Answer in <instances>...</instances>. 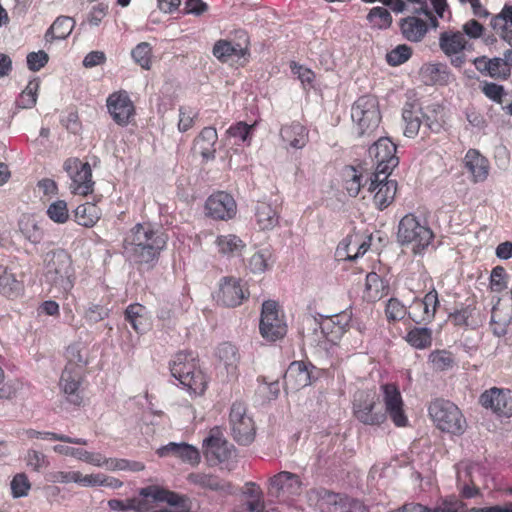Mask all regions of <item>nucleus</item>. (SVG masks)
I'll list each match as a JSON object with an SVG mask.
<instances>
[{
	"label": "nucleus",
	"mask_w": 512,
	"mask_h": 512,
	"mask_svg": "<svg viewBox=\"0 0 512 512\" xmlns=\"http://www.w3.org/2000/svg\"><path fill=\"white\" fill-rule=\"evenodd\" d=\"M167 240L162 227L149 222L137 223L124 238L123 254L130 262L152 267L158 262Z\"/></svg>",
	"instance_id": "1"
},
{
	"label": "nucleus",
	"mask_w": 512,
	"mask_h": 512,
	"mask_svg": "<svg viewBox=\"0 0 512 512\" xmlns=\"http://www.w3.org/2000/svg\"><path fill=\"white\" fill-rule=\"evenodd\" d=\"M434 239V233L426 219L409 213L399 222L397 240L411 249L414 255H423Z\"/></svg>",
	"instance_id": "2"
},
{
	"label": "nucleus",
	"mask_w": 512,
	"mask_h": 512,
	"mask_svg": "<svg viewBox=\"0 0 512 512\" xmlns=\"http://www.w3.org/2000/svg\"><path fill=\"white\" fill-rule=\"evenodd\" d=\"M44 277L59 293H68L75 282L70 255L62 249L49 251L44 256Z\"/></svg>",
	"instance_id": "3"
},
{
	"label": "nucleus",
	"mask_w": 512,
	"mask_h": 512,
	"mask_svg": "<svg viewBox=\"0 0 512 512\" xmlns=\"http://www.w3.org/2000/svg\"><path fill=\"white\" fill-rule=\"evenodd\" d=\"M171 375L183 388L195 395L204 393L206 377L198 366L193 352H179L170 363Z\"/></svg>",
	"instance_id": "4"
},
{
	"label": "nucleus",
	"mask_w": 512,
	"mask_h": 512,
	"mask_svg": "<svg viewBox=\"0 0 512 512\" xmlns=\"http://www.w3.org/2000/svg\"><path fill=\"white\" fill-rule=\"evenodd\" d=\"M308 500L320 512H369L362 501L322 487L310 490Z\"/></svg>",
	"instance_id": "5"
},
{
	"label": "nucleus",
	"mask_w": 512,
	"mask_h": 512,
	"mask_svg": "<svg viewBox=\"0 0 512 512\" xmlns=\"http://www.w3.org/2000/svg\"><path fill=\"white\" fill-rule=\"evenodd\" d=\"M428 412L438 429L454 435H462L466 430V419L461 410L451 401L436 399L428 407Z\"/></svg>",
	"instance_id": "6"
},
{
	"label": "nucleus",
	"mask_w": 512,
	"mask_h": 512,
	"mask_svg": "<svg viewBox=\"0 0 512 512\" xmlns=\"http://www.w3.org/2000/svg\"><path fill=\"white\" fill-rule=\"evenodd\" d=\"M351 118L359 136L371 135L381 121L377 98L371 95L359 97L352 105Z\"/></svg>",
	"instance_id": "7"
},
{
	"label": "nucleus",
	"mask_w": 512,
	"mask_h": 512,
	"mask_svg": "<svg viewBox=\"0 0 512 512\" xmlns=\"http://www.w3.org/2000/svg\"><path fill=\"white\" fill-rule=\"evenodd\" d=\"M354 415L365 425H380L386 420V413L379 406V396L372 390H361L354 395Z\"/></svg>",
	"instance_id": "8"
},
{
	"label": "nucleus",
	"mask_w": 512,
	"mask_h": 512,
	"mask_svg": "<svg viewBox=\"0 0 512 512\" xmlns=\"http://www.w3.org/2000/svg\"><path fill=\"white\" fill-rule=\"evenodd\" d=\"M368 154L376 162L374 181H377L381 175L389 176L391 171L399 164V158L396 156V145L387 137L379 138L370 146Z\"/></svg>",
	"instance_id": "9"
},
{
	"label": "nucleus",
	"mask_w": 512,
	"mask_h": 512,
	"mask_svg": "<svg viewBox=\"0 0 512 512\" xmlns=\"http://www.w3.org/2000/svg\"><path fill=\"white\" fill-rule=\"evenodd\" d=\"M204 455L211 465L221 464L223 468L232 470L236 451L223 437L211 433L203 440Z\"/></svg>",
	"instance_id": "10"
},
{
	"label": "nucleus",
	"mask_w": 512,
	"mask_h": 512,
	"mask_svg": "<svg viewBox=\"0 0 512 512\" xmlns=\"http://www.w3.org/2000/svg\"><path fill=\"white\" fill-rule=\"evenodd\" d=\"M229 423L234 440L241 445H248L254 440L255 427L252 418L246 413L243 402L232 404L229 414Z\"/></svg>",
	"instance_id": "11"
},
{
	"label": "nucleus",
	"mask_w": 512,
	"mask_h": 512,
	"mask_svg": "<svg viewBox=\"0 0 512 512\" xmlns=\"http://www.w3.org/2000/svg\"><path fill=\"white\" fill-rule=\"evenodd\" d=\"M259 330L262 337L274 342L285 336L287 326L279 315L277 303L267 300L262 304Z\"/></svg>",
	"instance_id": "12"
},
{
	"label": "nucleus",
	"mask_w": 512,
	"mask_h": 512,
	"mask_svg": "<svg viewBox=\"0 0 512 512\" xmlns=\"http://www.w3.org/2000/svg\"><path fill=\"white\" fill-rule=\"evenodd\" d=\"M64 170L71 179L72 193L85 196L93 191L94 182L89 163H83L77 158H70L64 162Z\"/></svg>",
	"instance_id": "13"
},
{
	"label": "nucleus",
	"mask_w": 512,
	"mask_h": 512,
	"mask_svg": "<svg viewBox=\"0 0 512 512\" xmlns=\"http://www.w3.org/2000/svg\"><path fill=\"white\" fill-rule=\"evenodd\" d=\"M402 118L405 123L404 135L409 138H413L418 134L421 125L427 127L432 132H439L441 129V124L424 115L420 105L416 102L405 103L402 110Z\"/></svg>",
	"instance_id": "14"
},
{
	"label": "nucleus",
	"mask_w": 512,
	"mask_h": 512,
	"mask_svg": "<svg viewBox=\"0 0 512 512\" xmlns=\"http://www.w3.org/2000/svg\"><path fill=\"white\" fill-rule=\"evenodd\" d=\"M480 405L498 417L512 416V391L505 388L492 387L481 393Z\"/></svg>",
	"instance_id": "15"
},
{
	"label": "nucleus",
	"mask_w": 512,
	"mask_h": 512,
	"mask_svg": "<svg viewBox=\"0 0 512 512\" xmlns=\"http://www.w3.org/2000/svg\"><path fill=\"white\" fill-rule=\"evenodd\" d=\"M385 406L386 416L389 415L393 423L398 427L407 425L408 419L404 413V403L399 388L392 383H386L380 387Z\"/></svg>",
	"instance_id": "16"
},
{
	"label": "nucleus",
	"mask_w": 512,
	"mask_h": 512,
	"mask_svg": "<svg viewBox=\"0 0 512 512\" xmlns=\"http://www.w3.org/2000/svg\"><path fill=\"white\" fill-rule=\"evenodd\" d=\"M106 105L112 119L120 126H126L135 113L134 104L124 90L110 94Z\"/></svg>",
	"instance_id": "17"
},
{
	"label": "nucleus",
	"mask_w": 512,
	"mask_h": 512,
	"mask_svg": "<svg viewBox=\"0 0 512 512\" xmlns=\"http://www.w3.org/2000/svg\"><path fill=\"white\" fill-rule=\"evenodd\" d=\"M249 291L246 284L242 280L234 277H224L221 280L218 302L226 307H237L242 304L243 300L247 299Z\"/></svg>",
	"instance_id": "18"
},
{
	"label": "nucleus",
	"mask_w": 512,
	"mask_h": 512,
	"mask_svg": "<svg viewBox=\"0 0 512 512\" xmlns=\"http://www.w3.org/2000/svg\"><path fill=\"white\" fill-rule=\"evenodd\" d=\"M439 305L438 293L435 288H432L423 299H414L409 318L416 324H428L435 318Z\"/></svg>",
	"instance_id": "19"
},
{
	"label": "nucleus",
	"mask_w": 512,
	"mask_h": 512,
	"mask_svg": "<svg viewBox=\"0 0 512 512\" xmlns=\"http://www.w3.org/2000/svg\"><path fill=\"white\" fill-rule=\"evenodd\" d=\"M207 215L216 220H228L235 216L237 206L234 198L226 192L212 194L205 203Z\"/></svg>",
	"instance_id": "20"
},
{
	"label": "nucleus",
	"mask_w": 512,
	"mask_h": 512,
	"mask_svg": "<svg viewBox=\"0 0 512 512\" xmlns=\"http://www.w3.org/2000/svg\"><path fill=\"white\" fill-rule=\"evenodd\" d=\"M490 25L501 39L511 46V49L505 51L503 58L510 69L512 68V5H504L501 12L492 17Z\"/></svg>",
	"instance_id": "21"
},
{
	"label": "nucleus",
	"mask_w": 512,
	"mask_h": 512,
	"mask_svg": "<svg viewBox=\"0 0 512 512\" xmlns=\"http://www.w3.org/2000/svg\"><path fill=\"white\" fill-rule=\"evenodd\" d=\"M423 14L412 13L399 22L401 34L404 39L409 42L418 43L421 42L429 29L432 28L431 21L425 17L421 18Z\"/></svg>",
	"instance_id": "22"
},
{
	"label": "nucleus",
	"mask_w": 512,
	"mask_h": 512,
	"mask_svg": "<svg viewBox=\"0 0 512 512\" xmlns=\"http://www.w3.org/2000/svg\"><path fill=\"white\" fill-rule=\"evenodd\" d=\"M387 178L388 176L381 175L377 181H374L375 176L373 173L369 179L368 190L375 192L374 203L380 210H384L393 202L397 191V182Z\"/></svg>",
	"instance_id": "23"
},
{
	"label": "nucleus",
	"mask_w": 512,
	"mask_h": 512,
	"mask_svg": "<svg viewBox=\"0 0 512 512\" xmlns=\"http://www.w3.org/2000/svg\"><path fill=\"white\" fill-rule=\"evenodd\" d=\"M82 374V371L71 368L70 366H65L61 374L60 387L66 395L67 401L74 406H80L83 402V396L80 390Z\"/></svg>",
	"instance_id": "24"
},
{
	"label": "nucleus",
	"mask_w": 512,
	"mask_h": 512,
	"mask_svg": "<svg viewBox=\"0 0 512 512\" xmlns=\"http://www.w3.org/2000/svg\"><path fill=\"white\" fill-rule=\"evenodd\" d=\"M301 492V481L298 475L282 471L270 479V493L275 496L281 494L298 495Z\"/></svg>",
	"instance_id": "25"
},
{
	"label": "nucleus",
	"mask_w": 512,
	"mask_h": 512,
	"mask_svg": "<svg viewBox=\"0 0 512 512\" xmlns=\"http://www.w3.org/2000/svg\"><path fill=\"white\" fill-rule=\"evenodd\" d=\"M160 457L173 456L181 459L183 462L195 465L200 461L199 451L187 443L170 442L157 450Z\"/></svg>",
	"instance_id": "26"
},
{
	"label": "nucleus",
	"mask_w": 512,
	"mask_h": 512,
	"mask_svg": "<svg viewBox=\"0 0 512 512\" xmlns=\"http://www.w3.org/2000/svg\"><path fill=\"white\" fill-rule=\"evenodd\" d=\"M279 206L266 201H259L255 206V221L262 231L271 230L279 223Z\"/></svg>",
	"instance_id": "27"
},
{
	"label": "nucleus",
	"mask_w": 512,
	"mask_h": 512,
	"mask_svg": "<svg viewBox=\"0 0 512 512\" xmlns=\"http://www.w3.org/2000/svg\"><path fill=\"white\" fill-rule=\"evenodd\" d=\"M280 136L286 148L303 149L308 143V130L298 122L283 125Z\"/></svg>",
	"instance_id": "28"
},
{
	"label": "nucleus",
	"mask_w": 512,
	"mask_h": 512,
	"mask_svg": "<svg viewBox=\"0 0 512 512\" xmlns=\"http://www.w3.org/2000/svg\"><path fill=\"white\" fill-rule=\"evenodd\" d=\"M465 167L472 174L474 182H483L489 174V162L476 149H469L464 158Z\"/></svg>",
	"instance_id": "29"
},
{
	"label": "nucleus",
	"mask_w": 512,
	"mask_h": 512,
	"mask_svg": "<svg viewBox=\"0 0 512 512\" xmlns=\"http://www.w3.org/2000/svg\"><path fill=\"white\" fill-rule=\"evenodd\" d=\"M218 140L217 131L213 127H205L194 142V151L199 153L204 160L215 158V145Z\"/></svg>",
	"instance_id": "30"
},
{
	"label": "nucleus",
	"mask_w": 512,
	"mask_h": 512,
	"mask_svg": "<svg viewBox=\"0 0 512 512\" xmlns=\"http://www.w3.org/2000/svg\"><path fill=\"white\" fill-rule=\"evenodd\" d=\"M512 321V309L509 305L497 302L491 311L490 327L494 335L501 337L507 333Z\"/></svg>",
	"instance_id": "31"
},
{
	"label": "nucleus",
	"mask_w": 512,
	"mask_h": 512,
	"mask_svg": "<svg viewBox=\"0 0 512 512\" xmlns=\"http://www.w3.org/2000/svg\"><path fill=\"white\" fill-rule=\"evenodd\" d=\"M187 480L203 489L232 493V486L229 482L220 479L218 476L205 473H190Z\"/></svg>",
	"instance_id": "32"
},
{
	"label": "nucleus",
	"mask_w": 512,
	"mask_h": 512,
	"mask_svg": "<svg viewBox=\"0 0 512 512\" xmlns=\"http://www.w3.org/2000/svg\"><path fill=\"white\" fill-rule=\"evenodd\" d=\"M284 381L287 387L294 389L304 388L311 384L310 375L307 367L303 362H292L285 375Z\"/></svg>",
	"instance_id": "33"
},
{
	"label": "nucleus",
	"mask_w": 512,
	"mask_h": 512,
	"mask_svg": "<svg viewBox=\"0 0 512 512\" xmlns=\"http://www.w3.org/2000/svg\"><path fill=\"white\" fill-rule=\"evenodd\" d=\"M351 321V316L346 313L335 316V318H326L320 323L321 332L329 341L334 342L342 336L345 327Z\"/></svg>",
	"instance_id": "34"
},
{
	"label": "nucleus",
	"mask_w": 512,
	"mask_h": 512,
	"mask_svg": "<svg viewBox=\"0 0 512 512\" xmlns=\"http://www.w3.org/2000/svg\"><path fill=\"white\" fill-rule=\"evenodd\" d=\"M140 495L144 498H150L155 502H166L171 506H182L185 502L183 496L154 485L142 488Z\"/></svg>",
	"instance_id": "35"
},
{
	"label": "nucleus",
	"mask_w": 512,
	"mask_h": 512,
	"mask_svg": "<svg viewBox=\"0 0 512 512\" xmlns=\"http://www.w3.org/2000/svg\"><path fill=\"white\" fill-rule=\"evenodd\" d=\"M23 291V282L19 281L7 267L0 265V293L7 298L14 299L21 296Z\"/></svg>",
	"instance_id": "36"
},
{
	"label": "nucleus",
	"mask_w": 512,
	"mask_h": 512,
	"mask_svg": "<svg viewBox=\"0 0 512 512\" xmlns=\"http://www.w3.org/2000/svg\"><path fill=\"white\" fill-rule=\"evenodd\" d=\"M19 229L25 239L34 245L43 240L44 230L41 223L32 215H24L20 219Z\"/></svg>",
	"instance_id": "37"
},
{
	"label": "nucleus",
	"mask_w": 512,
	"mask_h": 512,
	"mask_svg": "<svg viewBox=\"0 0 512 512\" xmlns=\"http://www.w3.org/2000/svg\"><path fill=\"white\" fill-rule=\"evenodd\" d=\"M75 26V21L69 16H59L45 33V40H63L67 38Z\"/></svg>",
	"instance_id": "38"
},
{
	"label": "nucleus",
	"mask_w": 512,
	"mask_h": 512,
	"mask_svg": "<svg viewBox=\"0 0 512 512\" xmlns=\"http://www.w3.org/2000/svg\"><path fill=\"white\" fill-rule=\"evenodd\" d=\"M466 40L461 32H443L439 37V46L447 56L460 53L464 50Z\"/></svg>",
	"instance_id": "39"
},
{
	"label": "nucleus",
	"mask_w": 512,
	"mask_h": 512,
	"mask_svg": "<svg viewBox=\"0 0 512 512\" xmlns=\"http://www.w3.org/2000/svg\"><path fill=\"white\" fill-rule=\"evenodd\" d=\"M452 322L457 326L476 328L481 323V318L476 307L468 304L450 315Z\"/></svg>",
	"instance_id": "40"
},
{
	"label": "nucleus",
	"mask_w": 512,
	"mask_h": 512,
	"mask_svg": "<svg viewBox=\"0 0 512 512\" xmlns=\"http://www.w3.org/2000/svg\"><path fill=\"white\" fill-rule=\"evenodd\" d=\"M125 320L137 333H143L147 329L146 308L139 304H130L124 312Z\"/></svg>",
	"instance_id": "41"
},
{
	"label": "nucleus",
	"mask_w": 512,
	"mask_h": 512,
	"mask_svg": "<svg viewBox=\"0 0 512 512\" xmlns=\"http://www.w3.org/2000/svg\"><path fill=\"white\" fill-rule=\"evenodd\" d=\"M215 243L218 252L228 257L241 255V251L245 246L243 241L233 234L218 236Z\"/></svg>",
	"instance_id": "42"
},
{
	"label": "nucleus",
	"mask_w": 512,
	"mask_h": 512,
	"mask_svg": "<svg viewBox=\"0 0 512 512\" xmlns=\"http://www.w3.org/2000/svg\"><path fill=\"white\" fill-rule=\"evenodd\" d=\"M75 221L84 227H92L100 219V210L94 203H84L74 211Z\"/></svg>",
	"instance_id": "43"
},
{
	"label": "nucleus",
	"mask_w": 512,
	"mask_h": 512,
	"mask_svg": "<svg viewBox=\"0 0 512 512\" xmlns=\"http://www.w3.org/2000/svg\"><path fill=\"white\" fill-rule=\"evenodd\" d=\"M365 288L368 299L376 301L388 293L389 285L377 273L370 272L366 276Z\"/></svg>",
	"instance_id": "44"
},
{
	"label": "nucleus",
	"mask_w": 512,
	"mask_h": 512,
	"mask_svg": "<svg viewBox=\"0 0 512 512\" xmlns=\"http://www.w3.org/2000/svg\"><path fill=\"white\" fill-rule=\"evenodd\" d=\"M217 357L222 362L228 374H234L239 362V354L237 348L231 343L225 342L218 346Z\"/></svg>",
	"instance_id": "45"
},
{
	"label": "nucleus",
	"mask_w": 512,
	"mask_h": 512,
	"mask_svg": "<svg viewBox=\"0 0 512 512\" xmlns=\"http://www.w3.org/2000/svg\"><path fill=\"white\" fill-rule=\"evenodd\" d=\"M26 435L28 438H36V439H43V440H50V441H60L70 444H77V445H87L88 441L84 438H76V437H70L64 434H58L55 432H49V431H37L34 429H29L26 431Z\"/></svg>",
	"instance_id": "46"
},
{
	"label": "nucleus",
	"mask_w": 512,
	"mask_h": 512,
	"mask_svg": "<svg viewBox=\"0 0 512 512\" xmlns=\"http://www.w3.org/2000/svg\"><path fill=\"white\" fill-rule=\"evenodd\" d=\"M66 358V366L79 369L82 372L84 367L88 364L86 349L81 343H74L68 346L66 350Z\"/></svg>",
	"instance_id": "47"
},
{
	"label": "nucleus",
	"mask_w": 512,
	"mask_h": 512,
	"mask_svg": "<svg viewBox=\"0 0 512 512\" xmlns=\"http://www.w3.org/2000/svg\"><path fill=\"white\" fill-rule=\"evenodd\" d=\"M406 341L416 349H425L432 343V331L427 327H415L407 333Z\"/></svg>",
	"instance_id": "48"
},
{
	"label": "nucleus",
	"mask_w": 512,
	"mask_h": 512,
	"mask_svg": "<svg viewBox=\"0 0 512 512\" xmlns=\"http://www.w3.org/2000/svg\"><path fill=\"white\" fill-rule=\"evenodd\" d=\"M429 361L436 371H446L456 365L454 355L447 350L432 351L429 355Z\"/></svg>",
	"instance_id": "49"
},
{
	"label": "nucleus",
	"mask_w": 512,
	"mask_h": 512,
	"mask_svg": "<svg viewBox=\"0 0 512 512\" xmlns=\"http://www.w3.org/2000/svg\"><path fill=\"white\" fill-rule=\"evenodd\" d=\"M273 264L272 253L269 248H262L249 260V268L253 273H263Z\"/></svg>",
	"instance_id": "50"
},
{
	"label": "nucleus",
	"mask_w": 512,
	"mask_h": 512,
	"mask_svg": "<svg viewBox=\"0 0 512 512\" xmlns=\"http://www.w3.org/2000/svg\"><path fill=\"white\" fill-rule=\"evenodd\" d=\"M367 20L373 28L387 29L392 24V16L384 7H374L367 15Z\"/></svg>",
	"instance_id": "51"
},
{
	"label": "nucleus",
	"mask_w": 512,
	"mask_h": 512,
	"mask_svg": "<svg viewBox=\"0 0 512 512\" xmlns=\"http://www.w3.org/2000/svg\"><path fill=\"white\" fill-rule=\"evenodd\" d=\"M213 54L219 60L226 62L233 56L243 55V49L238 44L234 45L231 42L221 40L214 45Z\"/></svg>",
	"instance_id": "52"
},
{
	"label": "nucleus",
	"mask_w": 512,
	"mask_h": 512,
	"mask_svg": "<svg viewBox=\"0 0 512 512\" xmlns=\"http://www.w3.org/2000/svg\"><path fill=\"white\" fill-rule=\"evenodd\" d=\"M39 89V81L34 79L29 81L25 90L17 99V106L22 109H29L35 106L37 102V91Z\"/></svg>",
	"instance_id": "53"
},
{
	"label": "nucleus",
	"mask_w": 512,
	"mask_h": 512,
	"mask_svg": "<svg viewBox=\"0 0 512 512\" xmlns=\"http://www.w3.org/2000/svg\"><path fill=\"white\" fill-rule=\"evenodd\" d=\"M51 480L55 483H77L88 487L89 475H83L79 471H58L52 474Z\"/></svg>",
	"instance_id": "54"
},
{
	"label": "nucleus",
	"mask_w": 512,
	"mask_h": 512,
	"mask_svg": "<svg viewBox=\"0 0 512 512\" xmlns=\"http://www.w3.org/2000/svg\"><path fill=\"white\" fill-rule=\"evenodd\" d=\"M46 213L50 220L58 224H63L69 219V210L64 200L52 202Z\"/></svg>",
	"instance_id": "55"
},
{
	"label": "nucleus",
	"mask_w": 512,
	"mask_h": 512,
	"mask_svg": "<svg viewBox=\"0 0 512 512\" xmlns=\"http://www.w3.org/2000/svg\"><path fill=\"white\" fill-rule=\"evenodd\" d=\"M412 49L407 44H400L386 54V61L390 66H399L410 59Z\"/></svg>",
	"instance_id": "56"
},
{
	"label": "nucleus",
	"mask_w": 512,
	"mask_h": 512,
	"mask_svg": "<svg viewBox=\"0 0 512 512\" xmlns=\"http://www.w3.org/2000/svg\"><path fill=\"white\" fill-rule=\"evenodd\" d=\"M409 312L406 306L397 298L388 300L385 307V315L389 322H396L404 319Z\"/></svg>",
	"instance_id": "57"
},
{
	"label": "nucleus",
	"mask_w": 512,
	"mask_h": 512,
	"mask_svg": "<svg viewBox=\"0 0 512 512\" xmlns=\"http://www.w3.org/2000/svg\"><path fill=\"white\" fill-rule=\"evenodd\" d=\"M152 47L147 42L139 43L131 52L134 61L143 69H150Z\"/></svg>",
	"instance_id": "58"
},
{
	"label": "nucleus",
	"mask_w": 512,
	"mask_h": 512,
	"mask_svg": "<svg viewBox=\"0 0 512 512\" xmlns=\"http://www.w3.org/2000/svg\"><path fill=\"white\" fill-rule=\"evenodd\" d=\"M13 498H22L28 495L31 483L25 473H17L10 482Z\"/></svg>",
	"instance_id": "59"
},
{
	"label": "nucleus",
	"mask_w": 512,
	"mask_h": 512,
	"mask_svg": "<svg viewBox=\"0 0 512 512\" xmlns=\"http://www.w3.org/2000/svg\"><path fill=\"white\" fill-rule=\"evenodd\" d=\"M482 93L490 100L502 104L503 103V97L506 96V92L504 90V87L502 85L483 81L480 84Z\"/></svg>",
	"instance_id": "60"
},
{
	"label": "nucleus",
	"mask_w": 512,
	"mask_h": 512,
	"mask_svg": "<svg viewBox=\"0 0 512 512\" xmlns=\"http://www.w3.org/2000/svg\"><path fill=\"white\" fill-rule=\"evenodd\" d=\"M104 486L111 489H119L123 486V482L115 477L106 476L102 473L90 474L88 487Z\"/></svg>",
	"instance_id": "61"
},
{
	"label": "nucleus",
	"mask_w": 512,
	"mask_h": 512,
	"mask_svg": "<svg viewBox=\"0 0 512 512\" xmlns=\"http://www.w3.org/2000/svg\"><path fill=\"white\" fill-rule=\"evenodd\" d=\"M362 176L360 174H357V171L354 167H350L346 171V179H345V189L347 193L351 197H356L358 193L360 192V189L362 186Z\"/></svg>",
	"instance_id": "62"
},
{
	"label": "nucleus",
	"mask_w": 512,
	"mask_h": 512,
	"mask_svg": "<svg viewBox=\"0 0 512 512\" xmlns=\"http://www.w3.org/2000/svg\"><path fill=\"white\" fill-rule=\"evenodd\" d=\"M506 270L501 266H496L490 274V288L494 292H502L507 288Z\"/></svg>",
	"instance_id": "63"
},
{
	"label": "nucleus",
	"mask_w": 512,
	"mask_h": 512,
	"mask_svg": "<svg viewBox=\"0 0 512 512\" xmlns=\"http://www.w3.org/2000/svg\"><path fill=\"white\" fill-rule=\"evenodd\" d=\"M110 310L99 304H91L84 313V319L89 324L98 323L109 316Z\"/></svg>",
	"instance_id": "64"
}]
</instances>
